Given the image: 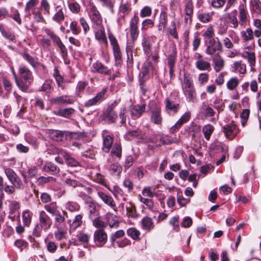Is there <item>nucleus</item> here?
<instances>
[{"label":"nucleus","mask_w":261,"mask_h":261,"mask_svg":"<svg viewBox=\"0 0 261 261\" xmlns=\"http://www.w3.org/2000/svg\"><path fill=\"white\" fill-rule=\"evenodd\" d=\"M66 208L71 212H76L80 210V206L76 202H68L66 204Z\"/></svg>","instance_id":"nucleus-58"},{"label":"nucleus","mask_w":261,"mask_h":261,"mask_svg":"<svg viewBox=\"0 0 261 261\" xmlns=\"http://www.w3.org/2000/svg\"><path fill=\"white\" fill-rule=\"evenodd\" d=\"M126 51L127 55V65L128 67H131L133 64L132 46L131 45H127Z\"/></svg>","instance_id":"nucleus-46"},{"label":"nucleus","mask_w":261,"mask_h":261,"mask_svg":"<svg viewBox=\"0 0 261 261\" xmlns=\"http://www.w3.org/2000/svg\"><path fill=\"white\" fill-rule=\"evenodd\" d=\"M21 55L23 58L29 63L32 67L36 68L38 66V63L37 58H34L25 53H22Z\"/></svg>","instance_id":"nucleus-44"},{"label":"nucleus","mask_w":261,"mask_h":261,"mask_svg":"<svg viewBox=\"0 0 261 261\" xmlns=\"http://www.w3.org/2000/svg\"><path fill=\"white\" fill-rule=\"evenodd\" d=\"M18 73L20 78L24 80L33 81V76L31 71L25 65H21L19 66Z\"/></svg>","instance_id":"nucleus-14"},{"label":"nucleus","mask_w":261,"mask_h":261,"mask_svg":"<svg viewBox=\"0 0 261 261\" xmlns=\"http://www.w3.org/2000/svg\"><path fill=\"white\" fill-rule=\"evenodd\" d=\"M202 36L204 37L205 43L210 41L215 40L214 38L215 33L212 25H209L206 31L203 33Z\"/></svg>","instance_id":"nucleus-33"},{"label":"nucleus","mask_w":261,"mask_h":261,"mask_svg":"<svg viewBox=\"0 0 261 261\" xmlns=\"http://www.w3.org/2000/svg\"><path fill=\"white\" fill-rule=\"evenodd\" d=\"M40 7L44 10V15L50 14V5L47 0H41Z\"/></svg>","instance_id":"nucleus-55"},{"label":"nucleus","mask_w":261,"mask_h":261,"mask_svg":"<svg viewBox=\"0 0 261 261\" xmlns=\"http://www.w3.org/2000/svg\"><path fill=\"white\" fill-rule=\"evenodd\" d=\"M95 38L100 43L107 45L108 41L103 28L98 30L95 34Z\"/></svg>","instance_id":"nucleus-39"},{"label":"nucleus","mask_w":261,"mask_h":261,"mask_svg":"<svg viewBox=\"0 0 261 261\" xmlns=\"http://www.w3.org/2000/svg\"><path fill=\"white\" fill-rule=\"evenodd\" d=\"M75 112L74 109L72 108L60 109L55 111L54 113L56 116L68 118L71 116Z\"/></svg>","instance_id":"nucleus-24"},{"label":"nucleus","mask_w":261,"mask_h":261,"mask_svg":"<svg viewBox=\"0 0 261 261\" xmlns=\"http://www.w3.org/2000/svg\"><path fill=\"white\" fill-rule=\"evenodd\" d=\"M65 182L69 186L75 188L80 186L82 184L80 181L70 177L65 180Z\"/></svg>","instance_id":"nucleus-54"},{"label":"nucleus","mask_w":261,"mask_h":261,"mask_svg":"<svg viewBox=\"0 0 261 261\" xmlns=\"http://www.w3.org/2000/svg\"><path fill=\"white\" fill-rule=\"evenodd\" d=\"M239 84V80L237 77H231L227 83V88L229 90H233Z\"/></svg>","instance_id":"nucleus-49"},{"label":"nucleus","mask_w":261,"mask_h":261,"mask_svg":"<svg viewBox=\"0 0 261 261\" xmlns=\"http://www.w3.org/2000/svg\"><path fill=\"white\" fill-rule=\"evenodd\" d=\"M125 232L122 229L118 230L111 234L110 240L112 246L114 248H116V242L118 241L117 239L122 238Z\"/></svg>","instance_id":"nucleus-34"},{"label":"nucleus","mask_w":261,"mask_h":261,"mask_svg":"<svg viewBox=\"0 0 261 261\" xmlns=\"http://www.w3.org/2000/svg\"><path fill=\"white\" fill-rule=\"evenodd\" d=\"M32 215L33 214L29 210H26L22 212V222L25 226L29 227L30 226L32 219Z\"/></svg>","instance_id":"nucleus-36"},{"label":"nucleus","mask_w":261,"mask_h":261,"mask_svg":"<svg viewBox=\"0 0 261 261\" xmlns=\"http://www.w3.org/2000/svg\"><path fill=\"white\" fill-rule=\"evenodd\" d=\"M194 6L192 0H185L184 14H193Z\"/></svg>","instance_id":"nucleus-48"},{"label":"nucleus","mask_w":261,"mask_h":261,"mask_svg":"<svg viewBox=\"0 0 261 261\" xmlns=\"http://www.w3.org/2000/svg\"><path fill=\"white\" fill-rule=\"evenodd\" d=\"M241 35L242 39L245 41H250L254 38L253 32L250 28H247L245 31H241Z\"/></svg>","instance_id":"nucleus-42"},{"label":"nucleus","mask_w":261,"mask_h":261,"mask_svg":"<svg viewBox=\"0 0 261 261\" xmlns=\"http://www.w3.org/2000/svg\"><path fill=\"white\" fill-rule=\"evenodd\" d=\"M236 128V124L233 121H232L230 123L223 126V132L227 138H230V136L233 134Z\"/></svg>","instance_id":"nucleus-35"},{"label":"nucleus","mask_w":261,"mask_h":261,"mask_svg":"<svg viewBox=\"0 0 261 261\" xmlns=\"http://www.w3.org/2000/svg\"><path fill=\"white\" fill-rule=\"evenodd\" d=\"M119 116L121 119V123L122 124H125L126 121V107L123 106L120 109Z\"/></svg>","instance_id":"nucleus-61"},{"label":"nucleus","mask_w":261,"mask_h":261,"mask_svg":"<svg viewBox=\"0 0 261 261\" xmlns=\"http://www.w3.org/2000/svg\"><path fill=\"white\" fill-rule=\"evenodd\" d=\"M0 31L3 36L9 40L14 41L15 39V37L13 33L6 31L2 28H0Z\"/></svg>","instance_id":"nucleus-63"},{"label":"nucleus","mask_w":261,"mask_h":261,"mask_svg":"<svg viewBox=\"0 0 261 261\" xmlns=\"http://www.w3.org/2000/svg\"><path fill=\"white\" fill-rule=\"evenodd\" d=\"M196 67L199 70H210L211 69V63L202 59L197 60L195 63Z\"/></svg>","instance_id":"nucleus-38"},{"label":"nucleus","mask_w":261,"mask_h":261,"mask_svg":"<svg viewBox=\"0 0 261 261\" xmlns=\"http://www.w3.org/2000/svg\"><path fill=\"white\" fill-rule=\"evenodd\" d=\"M151 71L152 73L156 74L157 70L155 65L152 64L151 61L147 60L143 64L142 67V74L143 77L148 74L149 72Z\"/></svg>","instance_id":"nucleus-16"},{"label":"nucleus","mask_w":261,"mask_h":261,"mask_svg":"<svg viewBox=\"0 0 261 261\" xmlns=\"http://www.w3.org/2000/svg\"><path fill=\"white\" fill-rule=\"evenodd\" d=\"M139 200L144 204H145L147 207L150 209H152L153 207V202L151 199H148L145 197H143L141 195L139 196Z\"/></svg>","instance_id":"nucleus-59"},{"label":"nucleus","mask_w":261,"mask_h":261,"mask_svg":"<svg viewBox=\"0 0 261 261\" xmlns=\"http://www.w3.org/2000/svg\"><path fill=\"white\" fill-rule=\"evenodd\" d=\"M142 227L145 230H150L154 227L152 219L148 217L143 218L142 220Z\"/></svg>","instance_id":"nucleus-41"},{"label":"nucleus","mask_w":261,"mask_h":261,"mask_svg":"<svg viewBox=\"0 0 261 261\" xmlns=\"http://www.w3.org/2000/svg\"><path fill=\"white\" fill-rule=\"evenodd\" d=\"M56 13L53 17V20L58 23H60L64 20V13L63 8L59 6L56 7Z\"/></svg>","instance_id":"nucleus-29"},{"label":"nucleus","mask_w":261,"mask_h":261,"mask_svg":"<svg viewBox=\"0 0 261 261\" xmlns=\"http://www.w3.org/2000/svg\"><path fill=\"white\" fill-rule=\"evenodd\" d=\"M250 115V110L249 109H244L241 114V124L244 127L248 120Z\"/></svg>","instance_id":"nucleus-52"},{"label":"nucleus","mask_w":261,"mask_h":261,"mask_svg":"<svg viewBox=\"0 0 261 261\" xmlns=\"http://www.w3.org/2000/svg\"><path fill=\"white\" fill-rule=\"evenodd\" d=\"M242 56L243 58L247 59V61L251 67L255 66V55L254 52L245 50L243 52Z\"/></svg>","instance_id":"nucleus-31"},{"label":"nucleus","mask_w":261,"mask_h":261,"mask_svg":"<svg viewBox=\"0 0 261 261\" xmlns=\"http://www.w3.org/2000/svg\"><path fill=\"white\" fill-rule=\"evenodd\" d=\"M140 135V131L138 129L129 130L126 134V138L128 140L138 137Z\"/></svg>","instance_id":"nucleus-64"},{"label":"nucleus","mask_w":261,"mask_h":261,"mask_svg":"<svg viewBox=\"0 0 261 261\" xmlns=\"http://www.w3.org/2000/svg\"><path fill=\"white\" fill-rule=\"evenodd\" d=\"M239 13L240 24L241 25L246 24L248 16V11L246 6L244 4H242L239 5Z\"/></svg>","instance_id":"nucleus-18"},{"label":"nucleus","mask_w":261,"mask_h":261,"mask_svg":"<svg viewBox=\"0 0 261 261\" xmlns=\"http://www.w3.org/2000/svg\"><path fill=\"white\" fill-rule=\"evenodd\" d=\"M52 223V220L49 216L45 211H41L39 213V223L35 225L34 228L33 235L36 237H40L42 231L48 230L50 228Z\"/></svg>","instance_id":"nucleus-1"},{"label":"nucleus","mask_w":261,"mask_h":261,"mask_svg":"<svg viewBox=\"0 0 261 261\" xmlns=\"http://www.w3.org/2000/svg\"><path fill=\"white\" fill-rule=\"evenodd\" d=\"M131 10L130 4L128 3H123L122 1L121 2L120 5L119 6V11L120 13L123 14V15L121 16L118 19V22H119V20L121 18L124 19L125 16Z\"/></svg>","instance_id":"nucleus-32"},{"label":"nucleus","mask_w":261,"mask_h":261,"mask_svg":"<svg viewBox=\"0 0 261 261\" xmlns=\"http://www.w3.org/2000/svg\"><path fill=\"white\" fill-rule=\"evenodd\" d=\"M251 4L255 13L259 14L261 12V3L259 0H252Z\"/></svg>","instance_id":"nucleus-62"},{"label":"nucleus","mask_w":261,"mask_h":261,"mask_svg":"<svg viewBox=\"0 0 261 261\" xmlns=\"http://www.w3.org/2000/svg\"><path fill=\"white\" fill-rule=\"evenodd\" d=\"M109 170L112 174L116 173L119 175L122 171V168L118 163H114L110 165Z\"/></svg>","instance_id":"nucleus-53"},{"label":"nucleus","mask_w":261,"mask_h":261,"mask_svg":"<svg viewBox=\"0 0 261 261\" xmlns=\"http://www.w3.org/2000/svg\"><path fill=\"white\" fill-rule=\"evenodd\" d=\"M165 110L167 112L177 113L180 109L179 100L173 96L166 97L165 100Z\"/></svg>","instance_id":"nucleus-3"},{"label":"nucleus","mask_w":261,"mask_h":261,"mask_svg":"<svg viewBox=\"0 0 261 261\" xmlns=\"http://www.w3.org/2000/svg\"><path fill=\"white\" fill-rule=\"evenodd\" d=\"M105 218L111 228L118 227L119 222L116 215L109 212L105 215Z\"/></svg>","instance_id":"nucleus-20"},{"label":"nucleus","mask_w":261,"mask_h":261,"mask_svg":"<svg viewBox=\"0 0 261 261\" xmlns=\"http://www.w3.org/2000/svg\"><path fill=\"white\" fill-rule=\"evenodd\" d=\"M89 15L92 22L97 25H100L102 21V17L96 7L93 3L89 6Z\"/></svg>","instance_id":"nucleus-4"},{"label":"nucleus","mask_w":261,"mask_h":261,"mask_svg":"<svg viewBox=\"0 0 261 261\" xmlns=\"http://www.w3.org/2000/svg\"><path fill=\"white\" fill-rule=\"evenodd\" d=\"M182 91L188 102H196V93L194 87L182 89Z\"/></svg>","instance_id":"nucleus-17"},{"label":"nucleus","mask_w":261,"mask_h":261,"mask_svg":"<svg viewBox=\"0 0 261 261\" xmlns=\"http://www.w3.org/2000/svg\"><path fill=\"white\" fill-rule=\"evenodd\" d=\"M168 14L166 10H162L159 18V23L158 29L159 31H162L165 28L167 23Z\"/></svg>","instance_id":"nucleus-27"},{"label":"nucleus","mask_w":261,"mask_h":261,"mask_svg":"<svg viewBox=\"0 0 261 261\" xmlns=\"http://www.w3.org/2000/svg\"><path fill=\"white\" fill-rule=\"evenodd\" d=\"M151 121L156 124H161L162 122L161 111L159 109L151 111Z\"/></svg>","instance_id":"nucleus-30"},{"label":"nucleus","mask_w":261,"mask_h":261,"mask_svg":"<svg viewBox=\"0 0 261 261\" xmlns=\"http://www.w3.org/2000/svg\"><path fill=\"white\" fill-rule=\"evenodd\" d=\"M122 148L118 144H115L113 146L111 153L120 158L121 156Z\"/></svg>","instance_id":"nucleus-60"},{"label":"nucleus","mask_w":261,"mask_h":261,"mask_svg":"<svg viewBox=\"0 0 261 261\" xmlns=\"http://www.w3.org/2000/svg\"><path fill=\"white\" fill-rule=\"evenodd\" d=\"M45 210L52 215L56 214L58 210V206L56 202H51L47 204H45L44 206Z\"/></svg>","instance_id":"nucleus-50"},{"label":"nucleus","mask_w":261,"mask_h":261,"mask_svg":"<svg viewBox=\"0 0 261 261\" xmlns=\"http://www.w3.org/2000/svg\"><path fill=\"white\" fill-rule=\"evenodd\" d=\"M206 53L212 57L222 52L223 46L219 40L210 41L206 43Z\"/></svg>","instance_id":"nucleus-2"},{"label":"nucleus","mask_w":261,"mask_h":261,"mask_svg":"<svg viewBox=\"0 0 261 261\" xmlns=\"http://www.w3.org/2000/svg\"><path fill=\"white\" fill-rule=\"evenodd\" d=\"M214 130V127L211 124H207L203 127L202 131L206 140H209Z\"/></svg>","instance_id":"nucleus-47"},{"label":"nucleus","mask_w":261,"mask_h":261,"mask_svg":"<svg viewBox=\"0 0 261 261\" xmlns=\"http://www.w3.org/2000/svg\"><path fill=\"white\" fill-rule=\"evenodd\" d=\"M83 215L81 214L77 215L75 216L74 220L71 223V221H68L69 224V231L71 233L72 231H74L78 227L82 225L83 223Z\"/></svg>","instance_id":"nucleus-21"},{"label":"nucleus","mask_w":261,"mask_h":261,"mask_svg":"<svg viewBox=\"0 0 261 261\" xmlns=\"http://www.w3.org/2000/svg\"><path fill=\"white\" fill-rule=\"evenodd\" d=\"M182 89L194 87L192 77L190 74H185L184 80L181 82Z\"/></svg>","instance_id":"nucleus-45"},{"label":"nucleus","mask_w":261,"mask_h":261,"mask_svg":"<svg viewBox=\"0 0 261 261\" xmlns=\"http://www.w3.org/2000/svg\"><path fill=\"white\" fill-rule=\"evenodd\" d=\"M60 154L63 157L66 164L70 167H77L80 165V163L75 159L73 158L67 152L61 150Z\"/></svg>","instance_id":"nucleus-15"},{"label":"nucleus","mask_w":261,"mask_h":261,"mask_svg":"<svg viewBox=\"0 0 261 261\" xmlns=\"http://www.w3.org/2000/svg\"><path fill=\"white\" fill-rule=\"evenodd\" d=\"M43 170L45 172H49L53 175H57L60 172V168L54 163L47 162L43 167Z\"/></svg>","instance_id":"nucleus-23"},{"label":"nucleus","mask_w":261,"mask_h":261,"mask_svg":"<svg viewBox=\"0 0 261 261\" xmlns=\"http://www.w3.org/2000/svg\"><path fill=\"white\" fill-rule=\"evenodd\" d=\"M145 105H135L132 109V115L137 118L141 117L145 111Z\"/></svg>","instance_id":"nucleus-28"},{"label":"nucleus","mask_w":261,"mask_h":261,"mask_svg":"<svg viewBox=\"0 0 261 261\" xmlns=\"http://www.w3.org/2000/svg\"><path fill=\"white\" fill-rule=\"evenodd\" d=\"M142 45L144 53L147 55L149 54L151 51V44L150 39L148 38L144 37L142 42Z\"/></svg>","instance_id":"nucleus-51"},{"label":"nucleus","mask_w":261,"mask_h":261,"mask_svg":"<svg viewBox=\"0 0 261 261\" xmlns=\"http://www.w3.org/2000/svg\"><path fill=\"white\" fill-rule=\"evenodd\" d=\"M109 38L111 45L113 47L114 56L116 62L117 63L119 64L121 61V54L117 41L115 36L112 34H109Z\"/></svg>","instance_id":"nucleus-5"},{"label":"nucleus","mask_w":261,"mask_h":261,"mask_svg":"<svg viewBox=\"0 0 261 261\" xmlns=\"http://www.w3.org/2000/svg\"><path fill=\"white\" fill-rule=\"evenodd\" d=\"M113 142V137L110 135H106V136H103V146L102 147V151L108 153L112 147Z\"/></svg>","instance_id":"nucleus-25"},{"label":"nucleus","mask_w":261,"mask_h":261,"mask_svg":"<svg viewBox=\"0 0 261 261\" xmlns=\"http://www.w3.org/2000/svg\"><path fill=\"white\" fill-rule=\"evenodd\" d=\"M191 115V114L190 112H186L177 121L176 123L171 127L170 130L171 132H174L176 129L179 128L184 123L187 122L190 120Z\"/></svg>","instance_id":"nucleus-13"},{"label":"nucleus","mask_w":261,"mask_h":261,"mask_svg":"<svg viewBox=\"0 0 261 261\" xmlns=\"http://www.w3.org/2000/svg\"><path fill=\"white\" fill-rule=\"evenodd\" d=\"M128 236L132 238L134 240H137L139 238L140 233L139 230L134 228H130L127 230Z\"/></svg>","instance_id":"nucleus-57"},{"label":"nucleus","mask_w":261,"mask_h":261,"mask_svg":"<svg viewBox=\"0 0 261 261\" xmlns=\"http://www.w3.org/2000/svg\"><path fill=\"white\" fill-rule=\"evenodd\" d=\"M92 72H98L105 75H110L111 73V70L99 62H96L92 64Z\"/></svg>","instance_id":"nucleus-12"},{"label":"nucleus","mask_w":261,"mask_h":261,"mask_svg":"<svg viewBox=\"0 0 261 261\" xmlns=\"http://www.w3.org/2000/svg\"><path fill=\"white\" fill-rule=\"evenodd\" d=\"M226 19L231 28L237 29L238 27L240 21L238 20L236 15H231L230 13H228L226 15Z\"/></svg>","instance_id":"nucleus-37"},{"label":"nucleus","mask_w":261,"mask_h":261,"mask_svg":"<svg viewBox=\"0 0 261 261\" xmlns=\"http://www.w3.org/2000/svg\"><path fill=\"white\" fill-rule=\"evenodd\" d=\"M139 21V18L137 15L134 16L131 19L129 24V31L131 38L133 41L136 40L139 35V29L138 23Z\"/></svg>","instance_id":"nucleus-7"},{"label":"nucleus","mask_w":261,"mask_h":261,"mask_svg":"<svg viewBox=\"0 0 261 261\" xmlns=\"http://www.w3.org/2000/svg\"><path fill=\"white\" fill-rule=\"evenodd\" d=\"M8 207L9 210L8 218L12 221H14L17 217L19 218V210L20 208V203L15 200L11 201Z\"/></svg>","instance_id":"nucleus-6"},{"label":"nucleus","mask_w":261,"mask_h":261,"mask_svg":"<svg viewBox=\"0 0 261 261\" xmlns=\"http://www.w3.org/2000/svg\"><path fill=\"white\" fill-rule=\"evenodd\" d=\"M74 99L71 98L69 96L63 95L53 98L51 102L55 105H70L74 102Z\"/></svg>","instance_id":"nucleus-11"},{"label":"nucleus","mask_w":261,"mask_h":261,"mask_svg":"<svg viewBox=\"0 0 261 261\" xmlns=\"http://www.w3.org/2000/svg\"><path fill=\"white\" fill-rule=\"evenodd\" d=\"M16 85L23 92H27L28 88L31 85L33 81L17 78L15 80Z\"/></svg>","instance_id":"nucleus-26"},{"label":"nucleus","mask_w":261,"mask_h":261,"mask_svg":"<svg viewBox=\"0 0 261 261\" xmlns=\"http://www.w3.org/2000/svg\"><path fill=\"white\" fill-rule=\"evenodd\" d=\"M234 71L240 74H244L246 71V65L241 61L235 62L233 63Z\"/></svg>","instance_id":"nucleus-43"},{"label":"nucleus","mask_w":261,"mask_h":261,"mask_svg":"<svg viewBox=\"0 0 261 261\" xmlns=\"http://www.w3.org/2000/svg\"><path fill=\"white\" fill-rule=\"evenodd\" d=\"M94 239L95 241L104 244L107 240V235L102 229L96 230L94 234Z\"/></svg>","instance_id":"nucleus-22"},{"label":"nucleus","mask_w":261,"mask_h":261,"mask_svg":"<svg viewBox=\"0 0 261 261\" xmlns=\"http://www.w3.org/2000/svg\"><path fill=\"white\" fill-rule=\"evenodd\" d=\"M97 195L99 198L107 205L110 206L114 211L117 210L116 202L113 198L109 195L102 191H98Z\"/></svg>","instance_id":"nucleus-9"},{"label":"nucleus","mask_w":261,"mask_h":261,"mask_svg":"<svg viewBox=\"0 0 261 261\" xmlns=\"http://www.w3.org/2000/svg\"><path fill=\"white\" fill-rule=\"evenodd\" d=\"M116 106L115 102L109 106L104 112V116L109 122L114 123L117 118V114L114 111V108Z\"/></svg>","instance_id":"nucleus-10"},{"label":"nucleus","mask_w":261,"mask_h":261,"mask_svg":"<svg viewBox=\"0 0 261 261\" xmlns=\"http://www.w3.org/2000/svg\"><path fill=\"white\" fill-rule=\"evenodd\" d=\"M107 92V90L106 88L102 89L97 93L94 97L86 101L84 106L86 107H90L102 101L105 99V95Z\"/></svg>","instance_id":"nucleus-8"},{"label":"nucleus","mask_w":261,"mask_h":261,"mask_svg":"<svg viewBox=\"0 0 261 261\" xmlns=\"http://www.w3.org/2000/svg\"><path fill=\"white\" fill-rule=\"evenodd\" d=\"M176 59V51L174 50L167 58L168 64L169 67H175V61Z\"/></svg>","instance_id":"nucleus-56"},{"label":"nucleus","mask_w":261,"mask_h":261,"mask_svg":"<svg viewBox=\"0 0 261 261\" xmlns=\"http://www.w3.org/2000/svg\"><path fill=\"white\" fill-rule=\"evenodd\" d=\"M214 63V68L216 72H218L221 70L224 66V60L219 54L212 57Z\"/></svg>","instance_id":"nucleus-19"},{"label":"nucleus","mask_w":261,"mask_h":261,"mask_svg":"<svg viewBox=\"0 0 261 261\" xmlns=\"http://www.w3.org/2000/svg\"><path fill=\"white\" fill-rule=\"evenodd\" d=\"M212 15L211 13H205L198 12L197 13V18L198 20L202 23H208L212 20Z\"/></svg>","instance_id":"nucleus-40"}]
</instances>
